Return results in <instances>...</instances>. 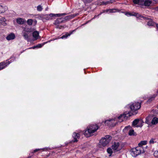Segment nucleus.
<instances>
[{
	"instance_id": "f257e3e1",
	"label": "nucleus",
	"mask_w": 158,
	"mask_h": 158,
	"mask_svg": "<svg viewBox=\"0 0 158 158\" xmlns=\"http://www.w3.org/2000/svg\"><path fill=\"white\" fill-rule=\"evenodd\" d=\"M66 15L65 13L63 14H54L51 13L47 15H41L38 16V18L42 20L43 21H45L47 20L52 19V17L54 16L60 17Z\"/></svg>"
},
{
	"instance_id": "f03ea898",
	"label": "nucleus",
	"mask_w": 158,
	"mask_h": 158,
	"mask_svg": "<svg viewBox=\"0 0 158 158\" xmlns=\"http://www.w3.org/2000/svg\"><path fill=\"white\" fill-rule=\"evenodd\" d=\"M130 152L131 155L133 157H135L141 154L144 153V151L143 147L137 146L132 148Z\"/></svg>"
},
{
	"instance_id": "7ed1b4c3",
	"label": "nucleus",
	"mask_w": 158,
	"mask_h": 158,
	"mask_svg": "<svg viewBox=\"0 0 158 158\" xmlns=\"http://www.w3.org/2000/svg\"><path fill=\"white\" fill-rule=\"evenodd\" d=\"M98 128V126L97 125H91L89 127H88L87 129L85 131L84 135L86 137H89L93 133L96 131Z\"/></svg>"
},
{
	"instance_id": "20e7f679",
	"label": "nucleus",
	"mask_w": 158,
	"mask_h": 158,
	"mask_svg": "<svg viewBox=\"0 0 158 158\" xmlns=\"http://www.w3.org/2000/svg\"><path fill=\"white\" fill-rule=\"evenodd\" d=\"M131 110L133 112V114H136L137 113V111L141 107V103L138 102H135L129 105Z\"/></svg>"
},
{
	"instance_id": "39448f33",
	"label": "nucleus",
	"mask_w": 158,
	"mask_h": 158,
	"mask_svg": "<svg viewBox=\"0 0 158 158\" xmlns=\"http://www.w3.org/2000/svg\"><path fill=\"white\" fill-rule=\"evenodd\" d=\"M131 115L129 111H126L123 114L120 115L118 117V118L119 119V122H121L124 119H127V118L130 117Z\"/></svg>"
},
{
	"instance_id": "423d86ee",
	"label": "nucleus",
	"mask_w": 158,
	"mask_h": 158,
	"mask_svg": "<svg viewBox=\"0 0 158 158\" xmlns=\"http://www.w3.org/2000/svg\"><path fill=\"white\" fill-rule=\"evenodd\" d=\"M143 122L142 121H139V119L137 118L135 119L132 123V126L136 127H141L142 126Z\"/></svg>"
},
{
	"instance_id": "0eeeda50",
	"label": "nucleus",
	"mask_w": 158,
	"mask_h": 158,
	"mask_svg": "<svg viewBox=\"0 0 158 158\" xmlns=\"http://www.w3.org/2000/svg\"><path fill=\"white\" fill-rule=\"evenodd\" d=\"M109 142V141L102 138L99 142V146L100 147H102V146L105 147L106 146Z\"/></svg>"
},
{
	"instance_id": "6e6552de",
	"label": "nucleus",
	"mask_w": 158,
	"mask_h": 158,
	"mask_svg": "<svg viewBox=\"0 0 158 158\" xmlns=\"http://www.w3.org/2000/svg\"><path fill=\"white\" fill-rule=\"evenodd\" d=\"M131 127L130 126H127L125 127V129L126 130L127 128H129L130 130L129 131L128 135L130 136H136L137 134L134 132V130L131 129Z\"/></svg>"
},
{
	"instance_id": "1a4fd4ad",
	"label": "nucleus",
	"mask_w": 158,
	"mask_h": 158,
	"mask_svg": "<svg viewBox=\"0 0 158 158\" xmlns=\"http://www.w3.org/2000/svg\"><path fill=\"white\" fill-rule=\"evenodd\" d=\"M10 64L9 61H3L0 63V70L3 69L8 65Z\"/></svg>"
},
{
	"instance_id": "9d476101",
	"label": "nucleus",
	"mask_w": 158,
	"mask_h": 158,
	"mask_svg": "<svg viewBox=\"0 0 158 158\" xmlns=\"http://www.w3.org/2000/svg\"><path fill=\"white\" fill-rule=\"evenodd\" d=\"M119 146V144L118 142L114 143L112 146V148L113 150L115 151V152L118 151L120 150L118 148Z\"/></svg>"
},
{
	"instance_id": "9b49d317",
	"label": "nucleus",
	"mask_w": 158,
	"mask_h": 158,
	"mask_svg": "<svg viewBox=\"0 0 158 158\" xmlns=\"http://www.w3.org/2000/svg\"><path fill=\"white\" fill-rule=\"evenodd\" d=\"M64 20L63 19V18H58L55 21L54 24L55 25H57L60 23H64Z\"/></svg>"
},
{
	"instance_id": "f8f14e48",
	"label": "nucleus",
	"mask_w": 158,
	"mask_h": 158,
	"mask_svg": "<svg viewBox=\"0 0 158 158\" xmlns=\"http://www.w3.org/2000/svg\"><path fill=\"white\" fill-rule=\"evenodd\" d=\"M78 14H76L75 15H69L65 17L64 18H63V19H64V23L65 22L66 20H69L75 16H76Z\"/></svg>"
},
{
	"instance_id": "ddd939ff",
	"label": "nucleus",
	"mask_w": 158,
	"mask_h": 158,
	"mask_svg": "<svg viewBox=\"0 0 158 158\" xmlns=\"http://www.w3.org/2000/svg\"><path fill=\"white\" fill-rule=\"evenodd\" d=\"M6 19L4 18H2L0 19V26L2 25L3 26H6L7 25L6 23L5 22Z\"/></svg>"
},
{
	"instance_id": "4468645a",
	"label": "nucleus",
	"mask_w": 158,
	"mask_h": 158,
	"mask_svg": "<svg viewBox=\"0 0 158 158\" xmlns=\"http://www.w3.org/2000/svg\"><path fill=\"white\" fill-rule=\"evenodd\" d=\"M134 4L139 5H143V0H133Z\"/></svg>"
},
{
	"instance_id": "2eb2a0df",
	"label": "nucleus",
	"mask_w": 158,
	"mask_h": 158,
	"mask_svg": "<svg viewBox=\"0 0 158 158\" xmlns=\"http://www.w3.org/2000/svg\"><path fill=\"white\" fill-rule=\"evenodd\" d=\"M152 3V0H143V5L145 6H149Z\"/></svg>"
},
{
	"instance_id": "dca6fc26",
	"label": "nucleus",
	"mask_w": 158,
	"mask_h": 158,
	"mask_svg": "<svg viewBox=\"0 0 158 158\" xmlns=\"http://www.w3.org/2000/svg\"><path fill=\"white\" fill-rule=\"evenodd\" d=\"M7 7L0 5V14L4 13L6 10Z\"/></svg>"
},
{
	"instance_id": "f3484780",
	"label": "nucleus",
	"mask_w": 158,
	"mask_h": 158,
	"mask_svg": "<svg viewBox=\"0 0 158 158\" xmlns=\"http://www.w3.org/2000/svg\"><path fill=\"white\" fill-rule=\"evenodd\" d=\"M73 137H74V139L73 142H77V138H78L79 137V134L75 132L73 134Z\"/></svg>"
},
{
	"instance_id": "a211bd4d",
	"label": "nucleus",
	"mask_w": 158,
	"mask_h": 158,
	"mask_svg": "<svg viewBox=\"0 0 158 158\" xmlns=\"http://www.w3.org/2000/svg\"><path fill=\"white\" fill-rule=\"evenodd\" d=\"M15 38V35L14 34L11 33L8 35L6 37L7 40H9L14 39Z\"/></svg>"
},
{
	"instance_id": "6ab92c4d",
	"label": "nucleus",
	"mask_w": 158,
	"mask_h": 158,
	"mask_svg": "<svg viewBox=\"0 0 158 158\" xmlns=\"http://www.w3.org/2000/svg\"><path fill=\"white\" fill-rule=\"evenodd\" d=\"M23 36L24 39L27 40V41H29V37L31 36V35H28V34L25 32H23Z\"/></svg>"
},
{
	"instance_id": "aec40b11",
	"label": "nucleus",
	"mask_w": 158,
	"mask_h": 158,
	"mask_svg": "<svg viewBox=\"0 0 158 158\" xmlns=\"http://www.w3.org/2000/svg\"><path fill=\"white\" fill-rule=\"evenodd\" d=\"M16 21L18 24H23L25 22V20L24 19L21 18H18L17 19Z\"/></svg>"
},
{
	"instance_id": "412c9836",
	"label": "nucleus",
	"mask_w": 158,
	"mask_h": 158,
	"mask_svg": "<svg viewBox=\"0 0 158 158\" xmlns=\"http://www.w3.org/2000/svg\"><path fill=\"white\" fill-rule=\"evenodd\" d=\"M32 36L34 38H35V40L37 39L39 36L38 32L37 31H34L33 33Z\"/></svg>"
},
{
	"instance_id": "4be33fe9",
	"label": "nucleus",
	"mask_w": 158,
	"mask_h": 158,
	"mask_svg": "<svg viewBox=\"0 0 158 158\" xmlns=\"http://www.w3.org/2000/svg\"><path fill=\"white\" fill-rule=\"evenodd\" d=\"M152 124H156L158 123V118L155 117L153 118L151 122Z\"/></svg>"
},
{
	"instance_id": "5701e85b",
	"label": "nucleus",
	"mask_w": 158,
	"mask_h": 158,
	"mask_svg": "<svg viewBox=\"0 0 158 158\" xmlns=\"http://www.w3.org/2000/svg\"><path fill=\"white\" fill-rule=\"evenodd\" d=\"M75 31V30L72 31L71 32H70V33L69 34L68 33H66L65 34L63 35V36H62L61 37V38L62 39H63L64 38H67L68 36H70L71 35V34H72L73 32H74Z\"/></svg>"
},
{
	"instance_id": "b1692460",
	"label": "nucleus",
	"mask_w": 158,
	"mask_h": 158,
	"mask_svg": "<svg viewBox=\"0 0 158 158\" xmlns=\"http://www.w3.org/2000/svg\"><path fill=\"white\" fill-rule=\"evenodd\" d=\"M103 139H105L108 141L110 142L111 139H112V137L110 135H106L104 138H102Z\"/></svg>"
},
{
	"instance_id": "393cba45",
	"label": "nucleus",
	"mask_w": 158,
	"mask_h": 158,
	"mask_svg": "<svg viewBox=\"0 0 158 158\" xmlns=\"http://www.w3.org/2000/svg\"><path fill=\"white\" fill-rule=\"evenodd\" d=\"M147 141H141L140 143L138 144L139 146H141L143 145H145L147 144Z\"/></svg>"
},
{
	"instance_id": "a878e982",
	"label": "nucleus",
	"mask_w": 158,
	"mask_h": 158,
	"mask_svg": "<svg viewBox=\"0 0 158 158\" xmlns=\"http://www.w3.org/2000/svg\"><path fill=\"white\" fill-rule=\"evenodd\" d=\"M148 26H153L154 24V22L152 20L149 21L147 23Z\"/></svg>"
},
{
	"instance_id": "bb28decb",
	"label": "nucleus",
	"mask_w": 158,
	"mask_h": 158,
	"mask_svg": "<svg viewBox=\"0 0 158 158\" xmlns=\"http://www.w3.org/2000/svg\"><path fill=\"white\" fill-rule=\"evenodd\" d=\"M33 22V20L32 19H29L27 20V24L29 25H31L32 24Z\"/></svg>"
},
{
	"instance_id": "cd10ccee",
	"label": "nucleus",
	"mask_w": 158,
	"mask_h": 158,
	"mask_svg": "<svg viewBox=\"0 0 158 158\" xmlns=\"http://www.w3.org/2000/svg\"><path fill=\"white\" fill-rule=\"evenodd\" d=\"M107 152L109 154H111L113 152L112 149L110 148H108L107 150Z\"/></svg>"
},
{
	"instance_id": "c85d7f7f",
	"label": "nucleus",
	"mask_w": 158,
	"mask_h": 158,
	"mask_svg": "<svg viewBox=\"0 0 158 158\" xmlns=\"http://www.w3.org/2000/svg\"><path fill=\"white\" fill-rule=\"evenodd\" d=\"M37 9L38 11H41L43 9V8L41 5H39L37 6Z\"/></svg>"
},
{
	"instance_id": "c756f323",
	"label": "nucleus",
	"mask_w": 158,
	"mask_h": 158,
	"mask_svg": "<svg viewBox=\"0 0 158 158\" xmlns=\"http://www.w3.org/2000/svg\"><path fill=\"white\" fill-rule=\"evenodd\" d=\"M45 43H44L43 44H38L36 46H35L34 47V48H41L42 46H43Z\"/></svg>"
},
{
	"instance_id": "7c9ffc66",
	"label": "nucleus",
	"mask_w": 158,
	"mask_h": 158,
	"mask_svg": "<svg viewBox=\"0 0 158 158\" xmlns=\"http://www.w3.org/2000/svg\"><path fill=\"white\" fill-rule=\"evenodd\" d=\"M85 3H88L91 2L93 0H83Z\"/></svg>"
},
{
	"instance_id": "2f4dec72",
	"label": "nucleus",
	"mask_w": 158,
	"mask_h": 158,
	"mask_svg": "<svg viewBox=\"0 0 158 158\" xmlns=\"http://www.w3.org/2000/svg\"><path fill=\"white\" fill-rule=\"evenodd\" d=\"M154 155L155 157H158V151H155L154 153Z\"/></svg>"
},
{
	"instance_id": "473e14b6",
	"label": "nucleus",
	"mask_w": 158,
	"mask_h": 158,
	"mask_svg": "<svg viewBox=\"0 0 158 158\" xmlns=\"http://www.w3.org/2000/svg\"><path fill=\"white\" fill-rule=\"evenodd\" d=\"M133 15L135 16H136L137 17H141L142 15H140L138 13H135Z\"/></svg>"
},
{
	"instance_id": "72a5a7b5",
	"label": "nucleus",
	"mask_w": 158,
	"mask_h": 158,
	"mask_svg": "<svg viewBox=\"0 0 158 158\" xmlns=\"http://www.w3.org/2000/svg\"><path fill=\"white\" fill-rule=\"evenodd\" d=\"M150 117H148L146 118V120L145 121V123L147 124H148L149 121V119H150Z\"/></svg>"
},
{
	"instance_id": "f704fd0d",
	"label": "nucleus",
	"mask_w": 158,
	"mask_h": 158,
	"mask_svg": "<svg viewBox=\"0 0 158 158\" xmlns=\"http://www.w3.org/2000/svg\"><path fill=\"white\" fill-rule=\"evenodd\" d=\"M154 139H152L149 141L150 144L153 143H154Z\"/></svg>"
},
{
	"instance_id": "c9c22d12",
	"label": "nucleus",
	"mask_w": 158,
	"mask_h": 158,
	"mask_svg": "<svg viewBox=\"0 0 158 158\" xmlns=\"http://www.w3.org/2000/svg\"><path fill=\"white\" fill-rule=\"evenodd\" d=\"M62 27H63V26H59L58 25H56V28H59V29H61Z\"/></svg>"
},
{
	"instance_id": "e433bc0d",
	"label": "nucleus",
	"mask_w": 158,
	"mask_h": 158,
	"mask_svg": "<svg viewBox=\"0 0 158 158\" xmlns=\"http://www.w3.org/2000/svg\"><path fill=\"white\" fill-rule=\"evenodd\" d=\"M154 98V97H152V98L149 99L147 102H151V101Z\"/></svg>"
},
{
	"instance_id": "4c0bfd02",
	"label": "nucleus",
	"mask_w": 158,
	"mask_h": 158,
	"mask_svg": "<svg viewBox=\"0 0 158 158\" xmlns=\"http://www.w3.org/2000/svg\"><path fill=\"white\" fill-rule=\"evenodd\" d=\"M111 120V119H110L106 120L105 121V123L106 124L108 123L109 122H110Z\"/></svg>"
},
{
	"instance_id": "58836bf2",
	"label": "nucleus",
	"mask_w": 158,
	"mask_h": 158,
	"mask_svg": "<svg viewBox=\"0 0 158 158\" xmlns=\"http://www.w3.org/2000/svg\"><path fill=\"white\" fill-rule=\"evenodd\" d=\"M41 149H35V150H34V152L35 153V152H37V151L40 150Z\"/></svg>"
},
{
	"instance_id": "ea45409f",
	"label": "nucleus",
	"mask_w": 158,
	"mask_h": 158,
	"mask_svg": "<svg viewBox=\"0 0 158 158\" xmlns=\"http://www.w3.org/2000/svg\"><path fill=\"white\" fill-rule=\"evenodd\" d=\"M142 18H144V19H148V20H149L150 19L149 18H147L146 17H144V16H142V17H141Z\"/></svg>"
},
{
	"instance_id": "a19ab883",
	"label": "nucleus",
	"mask_w": 158,
	"mask_h": 158,
	"mask_svg": "<svg viewBox=\"0 0 158 158\" xmlns=\"http://www.w3.org/2000/svg\"><path fill=\"white\" fill-rule=\"evenodd\" d=\"M25 31H26V32H30V29H27L26 28H25Z\"/></svg>"
},
{
	"instance_id": "79ce46f5",
	"label": "nucleus",
	"mask_w": 158,
	"mask_h": 158,
	"mask_svg": "<svg viewBox=\"0 0 158 158\" xmlns=\"http://www.w3.org/2000/svg\"><path fill=\"white\" fill-rule=\"evenodd\" d=\"M112 0H110L109 1H108L107 2V3H112Z\"/></svg>"
},
{
	"instance_id": "37998d69",
	"label": "nucleus",
	"mask_w": 158,
	"mask_h": 158,
	"mask_svg": "<svg viewBox=\"0 0 158 158\" xmlns=\"http://www.w3.org/2000/svg\"><path fill=\"white\" fill-rule=\"evenodd\" d=\"M127 14H128V15H132L130 13H127Z\"/></svg>"
},
{
	"instance_id": "c03bdc74",
	"label": "nucleus",
	"mask_w": 158,
	"mask_h": 158,
	"mask_svg": "<svg viewBox=\"0 0 158 158\" xmlns=\"http://www.w3.org/2000/svg\"><path fill=\"white\" fill-rule=\"evenodd\" d=\"M156 26L157 29L158 30V24H156Z\"/></svg>"
},
{
	"instance_id": "a18cd8bd",
	"label": "nucleus",
	"mask_w": 158,
	"mask_h": 158,
	"mask_svg": "<svg viewBox=\"0 0 158 158\" xmlns=\"http://www.w3.org/2000/svg\"><path fill=\"white\" fill-rule=\"evenodd\" d=\"M110 10V12H113V11H112V10H110H110Z\"/></svg>"
},
{
	"instance_id": "49530a36",
	"label": "nucleus",
	"mask_w": 158,
	"mask_h": 158,
	"mask_svg": "<svg viewBox=\"0 0 158 158\" xmlns=\"http://www.w3.org/2000/svg\"><path fill=\"white\" fill-rule=\"evenodd\" d=\"M156 10H158V6H157L156 7Z\"/></svg>"
},
{
	"instance_id": "de8ad7c7",
	"label": "nucleus",
	"mask_w": 158,
	"mask_h": 158,
	"mask_svg": "<svg viewBox=\"0 0 158 158\" xmlns=\"http://www.w3.org/2000/svg\"><path fill=\"white\" fill-rule=\"evenodd\" d=\"M31 158V156H29L27 158Z\"/></svg>"
},
{
	"instance_id": "09e8293b",
	"label": "nucleus",
	"mask_w": 158,
	"mask_h": 158,
	"mask_svg": "<svg viewBox=\"0 0 158 158\" xmlns=\"http://www.w3.org/2000/svg\"><path fill=\"white\" fill-rule=\"evenodd\" d=\"M157 93L158 94V90L157 91Z\"/></svg>"
}]
</instances>
